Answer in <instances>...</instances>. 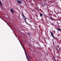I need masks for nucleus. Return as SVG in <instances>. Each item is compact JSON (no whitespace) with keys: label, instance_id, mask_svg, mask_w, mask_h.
Returning <instances> with one entry per match:
<instances>
[{"label":"nucleus","instance_id":"nucleus-1","mask_svg":"<svg viewBox=\"0 0 61 61\" xmlns=\"http://www.w3.org/2000/svg\"><path fill=\"white\" fill-rule=\"evenodd\" d=\"M21 14L22 15V16H23V17L24 20L26 19V18H25V16L24 15V14H23V13H22Z\"/></svg>","mask_w":61,"mask_h":61},{"label":"nucleus","instance_id":"nucleus-2","mask_svg":"<svg viewBox=\"0 0 61 61\" xmlns=\"http://www.w3.org/2000/svg\"><path fill=\"white\" fill-rule=\"evenodd\" d=\"M22 47L24 50L25 54V55L26 56V58L27 59V54H26V52H25V48H24V46H22Z\"/></svg>","mask_w":61,"mask_h":61},{"label":"nucleus","instance_id":"nucleus-3","mask_svg":"<svg viewBox=\"0 0 61 61\" xmlns=\"http://www.w3.org/2000/svg\"><path fill=\"white\" fill-rule=\"evenodd\" d=\"M50 32L51 34V36H52L53 37V38H54V39H55V37H54V34H53V33H52V32H51V31H50Z\"/></svg>","mask_w":61,"mask_h":61},{"label":"nucleus","instance_id":"nucleus-4","mask_svg":"<svg viewBox=\"0 0 61 61\" xmlns=\"http://www.w3.org/2000/svg\"><path fill=\"white\" fill-rule=\"evenodd\" d=\"M49 17L50 18V19L51 20H52V21L54 20L53 18L52 17V16H49Z\"/></svg>","mask_w":61,"mask_h":61},{"label":"nucleus","instance_id":"nucleus-5","mask_svg":"<svg viewBox=\"0 0 61 61\" xmlns=\"http://www.w3.org/2000/svg\"><path fill=\"white\" fill-rule=\"evenodd\" d=\"M17 1L18 3L19 4H22V2L20 1L19 0H17Z\"/></svg>","mask_w":61,"mask_h":61},{"label":"nucleus","instance_id":"nucleus-6","mask_svg":"<svg viewBox=\"0 0 61 61\" xmlns=\"http://www.w3.org/2000/svg\"><path fill=\"white\" fill-rule=\"evenodd\" d=\"M10 11L12 13H14V11L13 10V9H11V10H10Z\"/></svg>","mask_w":61,"mask_h":61},{"label":"nucleus","instance_id":"nucleus-7","mask_svg":"<svg viewBox=\"0 0 61 61\" xmlns=\"http://www.w3.org/2000/svg\"><path fill=\"white\" fill-rule=\"evenodd\" d=\"M0 5H2V2H1V1L0 0Z\"/></svg>","mask_w":61,"mask_h":61},{"label":"nucleus","instance_id":"nucleus-8","mask_svg":"<svg viewBox=\"0 0 61 61\" xmlns=\"http://www.w3.org/2000/svg\"><path fill=\"white\" fill-rule=\"evenodd\" d=\"M43 16V14H40V16L41 17H42Z\"/></svg>","mask_w":61,"mask_h":61},{"label":"nucleus","instance_id":"nucleus-9","mask_svg":"<svg viewBox=\"0 0 61 61\" xmlns=\"http://www.w3.org/2000/svg\"><path fill=\"white\" fill-rule=\"evenodd\" d=\"M28 34L30 37V33H28Z\"/></svg>","mask_w":61,"mask_h":61},{"label":"nucleus","instance_id":"nucleus-10","mask_svg":"<svg viewBox=\"0 0 61 61\" xmlns=\"http://www.w3.org/2000/svg\"><path fill=\"white\" fill-rule=\"evenodd\" d=\"M35 25H38V24L35 23Z\"/></svg>","mask_w":61,"mask_h":61},{"label":"nucleus","instance_id":"nucleus-11","mask_svg":"<svg viewBox=\"0 0 61 61\" xmlns=\"http://www.w3.org/2000/svg\"><path fill=\"white\" fill-rule=\"evenodd\" d=\"M27 24H28V25H29V26H30V27H31V25H30V24H28V23H27Z\"/></svg>","mask_w":61,"mask_h":61},{"label":"nucleus","instance_id":"nucleus-12","mask_svg":"<svg viewBox=\"0 0 61 61\" xmlns=\"http://www.w3.org/2000/svg\"><path fill=\"white\" fill-rule=\"evenodd\" d=\"M1 5V8H2V6H3V4H2V5Z\"/></svg>","mask_w":61,"mask_h":61},{"label":"nucleus","instance_id":"nucleus-13","mask_svg":"<svg viewBox=\"0 0 61 61\" xmlns=\"http://www.w3.org/2000/svg\"><path fill=\"white\" fill-rule=\"evenodd\" d=\"M53 58L55 59V60H56V58H55V56H53Z\"/></svg>","mask_w":61,"mask_h":61},{"label":"nucleus","instance_id":"nucleus-14","mask_svg":"<svg viewBox=\"0 0 61 61\" xmlns=\"http://www.w3.org/2000/svg\"><path fill=\"white\" fill-rule=\"evenodd\" d=\"M25 20V22H26V23H27V22H26V19H25V20Z\"/></svg>","mask_w":61,"mask_h":61},{"label":"nucleus","instance_id":"nucleus-15","mask_svg":"<svg viewBox=\"0 0 61 61\" xmlns=\"http://www.w3.org/2000/svg\"><path fill=\"white\" fill-rule=\"evenodd\" d=\"M35 28H36V27H37V26H36V25H35Z\"/></svg>","mask_w":61,"mask_h":61},{"label":"nucleus","instance_id":"nucleus-16","mask_svg":"<svg viewBox=\"0 0 61 61\" xmlns=\"http://www.w3.org/2000/svg\"><path fill=\"white\" fill-rule=\"evenodd\" d=\"M21 45L22 47L23 46V44H22V43H21Z\"/></svg>","mask_w":61,"mask_h":61},{"label":"nucleus","instance_id":"nucleus-17","mask_svg":"<svg viewBox=\"0 0 61 61\" xmlns=\"http://www.w3.org/2000/svg\"><path fill=\"white\" fill-rule=\"evenodd\" d=\"M53 45H55V43H54V41H53Z\"/></svg>","mask_w":61,"mask_h":61},{"label":"nucleus","instance_id":"nucleus-18","mask_svg":"<svg viewBox=\"0 0 61 61\" xmlns=\"http://www.w3.org/2000/svg\"><path fill=\"white\" fill-rule=\"evenodd\" d=\"M46 54L47 55H48V53H47L46 52Z\"/></svg>","mask_w":61,"mask_h":61},{"label":"nucleus","instance_id":"nucleus-19","mask_svg":"<svg viewBox=\"0 0 61 61\" xmlns=\"http://www.w3.org/2000/svg\"><path fill=\"white\" fill-rule=\"evenodd\" d=\"M40 11H42V10H41V9H39Z\"/></svg>","mask_w":61,"mask_h":61},{"label":"nucleus","instance_id":"nucleus-20","mask_svg":"<svg viewBox=\"0 0 61 61\" xmlns=\"http://www.w3.org/2000/svg\"><path fill=\"white\" fill-rule=\"evenodd\" d=\"M15 35L16 36H17V35H16V34H15Z\"/></svg>","mask_w":61,"mask_h":61},{"label":"nucleus","instance_id":"nucleus-21","mask_svg":"<svg viewBox=\"0 0 61 61\" xmlns=\"http://www.w3.org/2000/svg\"><path fill=\"white\" fill-rule=\"evenodd\" d=\"M0 18H1V19H2L3 20H4L3 19V18H1V17H0Z\"/></svg>","mask_w":61,"mask_h":61},{"label":"nucleus","instance_id":"nucleus-22","mask_svg":"<svg viewBox=\"0 0 61 61\" xmlns=\"http://www.w3.org/2000/svg\"><path fill=\"white\" fill-rule=\"evenodd\" d=\"M29 58H30V59H31V58H30V56H29Z\"/></svg>","mask_w":61,"mask_h":61},{"label":"nucleus","instance_id":"nucleus-23","mask_svg":"<svg viewBox=\"0 0 61 61\" xmlns=\"http://www.w3.org/2000/svg\"><path fill=\"white\" fill-rule=\"evenodd\" d=\"M20 44H21V41H20Z\"/></svg>","mask_w":61,"mask_h":61},{"label":"nucleus","instance_id":"nucleus-24","mask_svg":"<svg viewBox=\"0 0 61 61\" xmlns=\"http://www.w3.org/2000/svg\"><path fill=\"white\" fill-rule=\"evenodd\" d=\"M28 57H29V56H29V54H28Z\"/></svg>","mask_w":61,"mask_h":61},{"label":"nucleus","instance_id":"nucleus-25","mask_svg":"<svg viewBox=\"0 0 61 61\" xmlns=\"http://www.w3.org/2000/svg\"><path fill=\"white\" fill-rule=\"evenodd\" d=\"M45 46V47H46V45H44Z\"/></svg>","mask_w":61,"mask_h":61},{"label":"nucleus","instance_id":"nucleus-26","mask_svg":"<svg viewBox=\"0 0 61 61\" xmlns=\"http://www.w3.org/2000/svg\"><path fill=\"white\" fill-rule=\"evenodd\" d=\"M56 50H58V49H56Z\"/></svg>","mask_w":61,"mask_h":61},{"label":"nucleus","instance_id":"nucleus-27","mask_svg":"<svg viewBox=\"0 0 61 61\" xmlns=\"http://www.w3.org/2000/svg\"><path fill=\"white\" fill-rule=\"evenodd\" d=\"M41 12H42V13H43V11L41 10Z\"/></svg>","mask_w":61,"mask_h":61},{"label":"nucleus","instance_id":"nucleus-28","mask_svg":"<svg viewBox=\"0 0 61 61\" xmlns=\"http://www.w3.org/2000/svg\"><path fill=\"white\" fill-rule=\"evenodd\" d=\"M44 1H46V0H44Z\"/></svg>","mask_w":61,"mask_h":61},{"label":"nucleus","instance_id":"nucleus-29","mask_svg":"<svg viewBox=\"0 0 61 61\" xmlns=\"http://www.w3.org/2000/svg\"><path fill=\"white\" fill-rule=\"evenodd\" d=\"M55 61H56V60L55 59Z\"/></svg>","mask_w":61,"mask_h":61},{"label":"nucleus","instance_id":"nucleus-30","mask_svg":"<svg viewBox=\"0 0 61 61\" xmlns=\"http://www.w3.org/2000/svg\"><path fill=\"white\" fill-rule=\"evenodd\" d=\"M44 15V16H45V15Z\"/></svg>","mask_w":61,"mask_h":61},{"label":"nucleus","instance_id":"nucleus-31","mask_svg":"<svg viewBox=\"0 0 61 61\" xmlns=\"http://www.w3.org/2000/svg\"><path fill=\"white\" fill-rule=\"evenodd\" d=\"M44 5H45V4H44Z\"/></svg>","mask_w":61,"mask_h":61},{"label":"nucleus","instance_id":"nucleus-32","mask_svg":"<svg viewBox=\"0 0 61 61\" xmlns=\"http://www.w3.org/2000/svg\"><path fill=\"white\" fill-rule=\"evenodd\" d=\"M43 14H44V12H43Z\"/></svg>","mask_w":61,"mask_h":61},{"label":"nucleus","instance_id":"nucleus-33","mask_svg":"<svg viewBox=\"0 0 61 61\" xmlns=\"http://www.w3.org/2000/svg\"><path fill=\"white\" fill-rule=\"evenodd\" d=\"M48 38H49V37H48Z\"/></svg>","mask_w":61,"mask_h":61},{"label":"nucleus","instance_id":"nucleus-34","mask_svg":"<svg viewBox=\"0 0 61 61\" xmlns=\"http://www.w3.org/2000/svg\"><path fill=\"white\" fill-rule=\"evenodd\" d=\"M25 43H24V45H25Z\"/></svg>","mask_w":61,"mask_h":61},{"label":"nucleus","instance_id":"nucleus-35","mask_svg":"<svg viewBox=\"0 0 61 61\" xmlns=\"http://www.w3.org/2000/svg\"><path fill=\"white\" fill-rule=\"evenodd\" d=\"M24 42V41H23V42Z\"/></svg>","mask_w":61,"mask_h":61},{"label":"nucleus","instance_id":"nucleus-36","mask_svg":"<svg viewBox=\"0 0 61 61\" xmlns=\"http://www.w3.org/2000/svg\"><path fill=\"white\" fill-rule=\"evenodd\" d=\"M18 40H19V39H18Z\"/></svg>","mask_w":61,"mask_h":61},{"label":"nucleus","instance_id":"nucleus-37","mask_svg":"<svg viewBox=\"0 0 61 61\" xmlns=\"http://www.w3.org/2000/svg\"><path fill=\"white\" fill-rule=\"evenodd\" d=\"M45 43H46V41H45Z\"/></svg>","mask_w":61,"mask_h":61}]
</instances>
